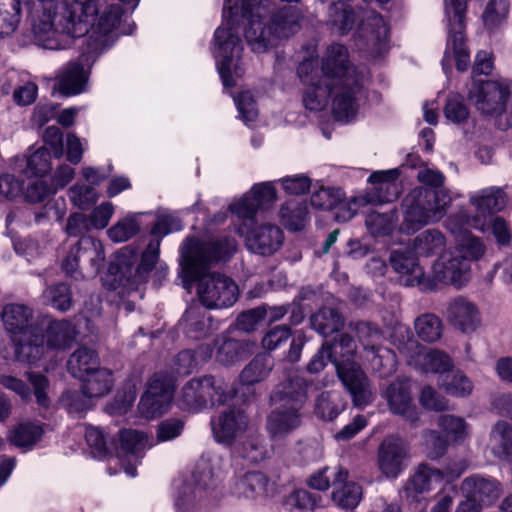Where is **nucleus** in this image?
<instances>
[{
  "label": "nucleus",
  "instance_id": "1",
  "mask_svg": "<svg viewBox=\"0 0 512 512\" xmlns=\"http://www.w3.org/2000/svg\"><path fill=\"white\" fill-rule=\"evenodd\" d=\"M225 0L223 24L214 34V57L217 69L225 87H233L235 78L243 73L239 59L243 46L236 30L240 21L246 19L245 39L252 51L266 52L281 39H287L301 28L303 15L293 6L276 11L272 0H242L232 5Z\"/></svg>",
  "mask_w": 512,
  "mask_h": 512
},
{
  "label": "nucleus",
  "instance_id": "2",
  "mask_svg": "<svg viewBox=\"0 0 512 512\" xmlns=\"http://www.w3.org/2000/svg\"><path fill=\"white\" fill-rule=\"evenodd\" d=\"M121 15V6L107 0L56 1L35 11L32 29L39 45L50 50L66 49L88 34L85 54H98L115 41Z\"/></svg>",
  "mask_w": 512,
  "mask_h": 512
},
{
  "label": "nucleus",
  "instance_id": "3",
  "mask_svg": "<svg viewBox=\"0 0 512 512\" xmlns=\"http://www.w3.org/2000/svg\"><path fill=\"white\" fill-rule=\"evenodd\" d=\"M236 250L237 241L230 236L209 241L188 238L183 243V271L190 280L197 282L196 293L205 308H228L237 301L236 283L225 274L209 272L212 266L228 261Z\"/></svg>",
  "mask_w": 512,
  "mask_h": 512
},
{
  "label": "nucleus",
  "instance_id": "4",
  "mask_svg": "<svg viewBox=\"0 0 512 512\" xmlns=\"http://www.w3.org/2000/svg\"><path fill=\"white\" fill-rule=\"evenodd\" d=\"M309 385L299 376L277 385L271 394L275 408L267 419V431L272 439H283L302 424L301 410L307 399Z\"/></svg>",
  "mask_w": 512,
  "mask_h": 512
},
{
  "label": "nucleus",
  "instance_id": "5",
  "mask_svg": "<svg viewBox=\"0 0 512 512\" xmlns=\"http://www.w3.org/2000/svg\"><path fill=\"white\" fill-rule=\"evenodd\" d=\"M327 357L336 368L337 375L349 391L354 405L364 407L372 401L373 393L370 381L360 365L354 360L356 345L351 336L341 334L329 343Z\"/></svg>",
  "mask_w": 512,
  "mask_h": 512
},
{
  "label": "nucleus",
  "instance_id": "6",
  "mask_svg": "<svg viewBox=\"0 0 512 512\" xmlns=\"http://www.w3.org/2000/svg\"><path fill=\"white\" fill-rule=\"evenodd\" d=\"M452 198L446 190L424 187L412 189L402 200L403 221L400 229L407 234L440 221Z\"/></svg>",
  "mask_w": 512,
  "mask_h": 512
},
{
  "label": "nucleus",
  "instance_id": "7",
  "mask_svg": "<svg viewBox=\"0 0 512 512\" xmlns=\"http://www.w3.org/2000/svg\"><path fill=\"white\" fill-rule=\"evenodd\" d=\"M32 315V310L23 304H8L2 312L5 329L16 343L17 360L30 364L43 355V336L32 324Z\"/></svg>",
  "mask_w": 512,
  "mask_h": 512
},
{
  "label": "nucleus",
  "instance_id": "8",
  "mask_svg": "<svg viewBox=\"0 0 512 512\" xmlns=\"http://www.w3.org/2000/svg\"><path fill=\"white\" fill-rule=\"evenodd\" d=\"M465 13L466 0H445L448 39L442 60L444 69H446V61L450 56V51L453 52L458 70L465 71L470 63V56L465 45L464 36Z\"/></svg>",
  "mask_w": 512,
  "mask_h": 512
},
{
  "label": "nucleus",
  "instance_id": "9",
  "mask_svg": "<svg viewBox=\"0 0 512 512\" xmlns=\"http://www.w3.org/2000/svg\"><path fill=\"white\" fill-rule=\"evenodd\" d=\"M512 83L507 79L473 82L468 99L485 115H501L511 92Z\"/></svg>",
  "mask_w": 512,
  "mask_h": 512
},
{
  "label": "nucleus",
  "instance_id": "10",
  "mask_svg": "<svg viewBox=\"0 0 512 512\" xmlns=\"http://www.w3.org/2000/svg\"><path fill=\"white\" fill-rule=\"evenodd\" d=\"M160 239H153L149 242L142 253L141 262L138 263L136 255H128V251L123 250L118 256L111 270L116 268L118 281H126L131 285L142 283L146 280L148 273L157 264L160 253Z\"/></svg>",
  "mask_w": 512,
  "mask_h": 512
},
{
  "label": "nucleus",
  "instance_id": "11",
  "mask_svg": "<svg viewBox=\"0 0 512 512\" xmlns=\"http://www.w3.org/2000/svg\"><path fill=\"white\" fill-rule=\"evenodd\" d=\"M354 331L363 344L365 357L371 363L373 370L386 376L395 371V354L388 348L378 345L382 338L381 330L369 322H357Z\"/></svg>",
  "mask_w": 512,
  "mask_h": 512
},
{
  "label": "nucleus",
  "instance_id": "12",
  "mask_svg": "<svg viewBox=\"0 0 512 512\" xmlns=\"http://www.w3.org/2000/svg\"><path fill=\"white\" fill-rule=\"evenodd\" d=\"M301 81L307 85L303 96V103L310 111H320L328 103V98L333 90V82L323 79L319 75L318 60L305 59L297 70Z\"/></svg>",
  "mask_w": 512,
  "mask_h": 512
},
{
  "label": "nucleus",
  "instance_id": "13",
  "mask_svg": "<svg viewBox=\"0 0 512 512\" xmlns=\"http://www.w3.org/2000/svg\"><path fill=\"white\" fill-rule=\"evenodd\" d=\"M173 391L174 380L170 375L154 374L138 404L140 415L146 419H154L163 415L170 406Z\"/></svg>",
  "mask_w": 512,
  "mask_h": 512
},
{
  "label": "nucleus",
  "instance_id": "14",
  "mask_svg": "<svg viewBox=\"0 0 512 512\" xmlns=\"http://www.w3.org/2000/svg\"><path fill=\"white\" fill-rule=\"evenodd\" d=\"M249 422L244 411L237 408L224 409L211 418L212 435L217 443L230 447L249 431Z\"/></svg>",
  "mask_w": 512,
  "mask_h": 512
},
{
  "label": "nucleus",
  "instance_id": "15",
  "mask_svg": "<svg viewBox=\"0 0 512 512\" xmlns=\"http://www.w3.org/2000/svg\"><path fill=\"white\" fill-rule=\"evenodd\" d=\"M216 488L214 473L208 470L207 463L202 460L193 475V483H185L179 491L175 505L184 512L197 502H201L212 495Z\"/></svg>",
  "mask_w": 512,
  "mask_h": 512
},
{
  "label": "nucleus",
  "instance_id": "16",
  "mask_svg": "<svg viewBox=\"0 0 512 512\" xmlns=\"http://www.w3.org/2000/svg\"><path fill=\"white\" fill-rule=\"evenodd\" d=\"M409 444L397 436H388L380 443L377 465L386 478L396 479L405 469Z\"/></svg>",
  "mask_w": 512,
  "mask_h": 512
},
{
  "label": "nucleus",
  "instance_id": "17",
  "mask_svg": "<svg viewBox=\"0 0 512 512\" xmlns=\"http://www.w3.org/2000/svg\"><path fill=\"white\" fill-rule=\"evenodd\" d=\"M152 446L153 443L143 432L132 429L119 432V447L116 454L127 475L136 476V465L140 463L145 450Z\"/></svg>",
  "mask_w": 512,
  "mask_h": 512
},
{
  "label": "nucleus",
  "instance_id": "18",
  "mask_svg": "<svg viewBox=\"0 0 512 512\" xmlns=\"http://www.w3.org/2000/svg\"><path fill=\"white\" fill-rule=\"evenodd\" d=\"M238 233L245 238V244L249 251L262 256L274 254L283 244L282 230L274 224H262L248 232L240 226Z\"/></svg>",
  "mask_w": 512,
  "mask_h": 512
},
{
  "label": "nucleus",
  "instance_id": "19",
  "mask_svg": "<svg viewBox=\"0 0 512 512\" xmlns=\"http://www.w3.org/2000/svg\"><path fill=\"white\" fill-rule=\"evenodd\" d=\"M443 480L444 474L442 470L432 468L427 464H420L405 481L399 491V495L407 502H419L423 494L430 492Z\"/></svg>",
  "mask_w": 512,
  "mask_h": 512
},
{
  "label": "nucleus",
  "instance_id": "20",
  "mask_svg": "<svg viewBox=\"0 0 512 512\" xmlns=\"http://www.w3.org/2000/svg\"><path fill=\"white\" fill-rule=\"evenodd\" d=\"M471 265L464 255L451 251L443 256L433 266L434 277L437 281L451 284L457 288L469 281Z\"/></svg>",
  "mask_w": 512,
  "mask_h": 512
},
{
  "label": "nucleus",
  "instance_id": "21",
  "mask_svg": "<svg viewBox=\"0 0 512 512\" xmlns=\"http://www.w3.org/2000/svg\"><path fill=\"white\" fill-rule=\"evenodd\" d=\"M81 259L87 260L94 272H98L105 255L102 243L91 237L82 238L75 244L62 261V268L67 274H73L79 268Z\"/></svg>",
  "mask_w": 512,
  "mask_h": 512
},
{
  "label": "nucleus",
  "instance_id": "22",
  "mask_svg": "<svg viewBox=\"0 0 512 512\" xmlns=\"http://www.w3.org/2000/svg\"><path fill=\"white\" fill-rule=\"evenodd\" d=\"M383 396L393 414L402 416L412 423L419 419V412L413 402L410 380L397 379L391 382Z\"/></svg>",
  "mask_w": 512,
  "mask_h": 512
},
{
  "label": "nucleus",
  "instance_id": "23",
  "mask_svg": "<svg viewBox=\"0 0 512 512\" xmlns=\"http://www.w3.org/2000/svg\"><path fill=\"white\" fill-rule=\"evenodd\" d=\"M332 111L336 119L349 121L358 112L361 87L354 78L333 83Z\"/></svg>",
  "mask_w": 512,
  "mask_h": 512
},
{
  "label": "nucleus",
  "instance_id": "24",
  "mask_svg": "<svg viewBox=\"0 0 512 512\" xmlns=\"http://www.w3.org/2000/svg\"><path fill=\"white\" fill-rule=\"evenodd\" d=\"M361 46L368 47L375 56L388 47L389 29L383 17L375 11H367L360 26Z\"/></svg>",
  "mask_w": 512,
  "mask_h": 512
},
{
  "label": "nucleus",
  "instance_id": "25",
  "mask_svg": "<svg viewBox=\"0 0 512 512\" xmlns=\"http://www.w3.org/2000/svg\"><path fill=\"white\" fill-rule=\"evenodd\" d=\"M449 323L463 333H472L481 325V314L475 303L458 296L448 303L446 311Z\"/></svg>",
  "mask_w": 512,
  "mask_h": 512
},
{
  "label": "nucleus",
  "instance_id": "26",
  "mask_svg": "<svg viewBox=\"0 0 512 512\" xmlns=\"http://www.w3.org/2000/svg\"><path fill=\"white\" fill-rule=\"evenodd\" d=\"M319 75L333 83L352 78L348 50L344 45L333 43L327 47Z\"/></svg>",
  "mask_w": 512,
  "mask_h": 512
},
{
  "label": "nucleus",
  "instance_id": "27",
  "mask_svg": "<svg viewBox=\"0 0 512 512\" xmlns=\"http://www.w3.org/2000/svg\"><path fill=\"white\" fill-rule=\"evenodd\" d=\"M202 304H192L185 311L180 326L191 339H202L219 329V322H215Z\"/></svg>",
  "mask_w": 512,
  "mask_h": 512
},
{
  "label": "nucleus",
  "instance_id": "28",
  "mask_svg": "<svg viewBox=\"0 0 512 512\" xmlns=\"http://www.w3.org/2000/svg\"><path fill=\"white\" fill-rule=\"evenodd\" d=\"M389 262L393 270L399 275L401 284L408 287L424 286L423 268L411 251L394 250L390 254Z\"/></svg>",
  "mask_w": 512,
  "mask_h": 512
},
{
  "label": "nucleus",
  "instance_id": "29",
  "mask_svg": "<svg viewBox=\"0 0 512 512\" xmlns=\"http://www.w3.org/2000/svg\"><path fill=\"white\" fill-rule=\"evenodd\" d=\"M461 491L478 504L491 505L499 498L501 487L500 483L491 477L474 474L463 480Z\"/></svg>",
  "mask_w": 512,
  "mask_h": 512
},
{
  "label": "nucleus",
  "instance_id": "30",
  "mask_svg": "<svg viewBox=\"0 0 512 512\" xmlns=\"http://www.w3.org/2000/svg\"><path fill=\"white\" fill-rule=\"evenodd\" d=\"M273 486L264 473L248 472L234 483L233 494L237 497L256 499L272 494Z\"/></svg>",
  "mask_w": 512,
  "mask_h": 512
},
{
  "label": "nucleus",
  "instance_id": "31",
  "mask_svg": "<svg viewBox=\"0 0 512 512\" xmlns=\"http://www.w3.org/2000/svg\"><path fill=\"white\" fill-rule=\"evenodd\" d=\"M333 487L332 500L338 507L353 509L359 504L362 489L357 483L348 481V472L346 470H338Z\"/></svg>",
  "mask_w": 512,
  "mask_h": 512
},
{
  "label": "nucleus",
  "instance_id": "32",
  "mask_svg": "<svg viewBox=\"0 0 512 512\" xmlns=\"http://www.w3.org/2000/svg\"><path fill=\"white\" fill-rule=\"evenodd\" d=\"M508 197L502 188L491 186L472 193L469 196L470 204L477 213L483 217L503 210Z\"/></svg>",
  "mask_w": 512,
  "mask_h": 512
},
{
  "label": "nucleus",
  "instance_id": "33",
  "mask_svg": "<svg viewBox=\"0 0 512 512\" xmlns=\"http://www.w3.org/2000/svg\"><path fill=\"white\" fill-rule=\"evenodd\" d=\"M43 336V351L45 348L54 350H65L69 348L76 339V329L68 320L51 321Z\"/></svg>",
  "mask_w": 512,
  "mask_h": 512
},
{
  "label": "nucleus",
  "instance_id": "34",
  "mask_svg": "<svg viewBox=\"0 0 512 512\" xmlns=\"http://www.w3.org/2000/svg\"><path fill=\"white\" fill-rule=\"evenodd\" d=\"M253 346L247 341L218 337L216 339V361L224 366H232L251 355Z\"/></svg>",
  "mask_w": 512,
  "mask_h": 512
},
{
  "label": "nucleus",
  "instance_id": "35",
  "mask_svg": "<svg viewBox=\"0 0 512 512\" xmlns=\"http://www.w3.org/2000/svg\"><path fill=\"white\" fill-rule=\"evenodd\" d=\"M100 367L97 352L87 347L78 348L67 361L68 372L79 379H84Z\"/></svg>",
  "mask_w": 512,
  "mask_h": 512
},
{
  "label": "nucleus",
  "instance_id": "36",
  "mask_svg": "<svg viewBox=\"0 0 512 512\" xmlns=\"http://www.w3.org/2000/svg\"><path fill=\"white\" fill-rule=\"evenodd\" d=\"M87 76L83 65L70 62L58 75L59 91L66 95H76L84 90Z\"/></svg>",
  "mask_w": 512,
  "mask_h": 512
},
{
  "label": "nucleus",
  "instance_id": "37",
  "mask_svg": "<svg viewBox=\"0 0 512 512\" xmlns=\"http://www.w3.org/2000/svg\"><path fill=\"white\" fill-rule=\"evenodd\" d=\"M414 364L423 372L445 375L451 367V360L446 353L434 349L418 351L413 359Z\"/></svg>",
  "mask_w": 512,
  "mask_h": 512
},
{
  "label": "nucleus",
  "instance_id": "38",
  "mask_svg": "<svg viewBox=\"0 0 512 512\" xmlns=\"http://www.w3.org/2000/svg\"><path fill=\"white\" fill-rule=\"evenodd\" d=\"M490 445L499 459L512 458V425L505 421L497 422L490 433Z\"/></svg>",
  "mask_w": 512,
  "mask_h": 512
},
{
  "label": "nucleus",
  "instance_id": "39",
  "mask_svg": "<svg viewBox=\"0 0 512 512\" xmlns=\"http://www.w3.org/2000/svg\"><path fill=\"white\" fill-rule=\"evenodd\" d=\"M200 382L206 407L224 404L232 397L229 384L221 377L207 375L201 377Z\"/></svg>",
  "mask_w": 512,
  "mask_h": 512
},
{
  "label": "nucleus",
  "instance_id": "40",
  "mask_svg": "<svg viewBox=\"0 0 512 512\" xmlns=\"http://www.w3.org/2000/svg\"><path fill=\"white\" fill-rule=\"evenodd\" d=\"M274 361L271 355H256L242 370L240 379L243 384L253 385L263 381L271 372Z\"/></svg>",
  "mask_w": 512,
  "mask_h": 512
},
{
  "label": "nucleus",
  "instance_id": "41",
  "mask_svg": "<svg viewBox=\"0 0 512 512\" xmlns=\"http://www.w3.org/2000/svg\"><path fill=\"white\" fill-rule=\"evenodd\" d=\"M446 247V238L438 229H427L418 234L413 241L417 255L431 256L438 254Z\"/></svg>",
  "mask_w": 512,
  "mask_h": 512
},
{
  "label": "nucleus",
  "instance_id": "42",
  "mask_svg": "<svg viewBox=\"0 0 512 512\" xmlns=\"http://www.w3.org/2000/svg\"><path fill=\"white\" fill-rule=\"evenodd\" d=\"M43 433L44 429L41 424L25 421L11 430L8 439L11 444L19 448H31L41 439Z\"/></svg>",
  "mask_w": 512,
  "mask_h": 512
},
{
  "label": "nucleus",
  "instance_id": "43",
  "mask_svg": "<svg viewBox=\"0 0 512 512\" xmlns=\"http://www.w3.org/2000/svg\"><path fill=\"white\" fill-rule=\"evenodd\" d=\"M280 218L287 229L301 230L308 221V210L305 202L297 199L287 201L281 206Z\"/></svg>",
  "mask_w": 512,
  "mask_h": 512
},
{
  "label": "nucleus",
  "instance_id": "44",
  "mask_svg": "<svg viewBox=\"0 0 512 512\" xmlns=\"http://www.w3.org/2000/svg\"><path fill=\"white\" fill-rule=\"evenodd\" d=\"M437 425L444 437L450 442L462 443L470 435V426L463 418L458 416L440 415L437 419Z\"/></svg>",
  "mask_w": 512,
  "mask_h": 512
},
{
  "label": "nucleus",
  "instance_id": "45",
  "mask_svg": "<svg viewBox=\"0 0 512 512\" xmlns=\"http://www.w3.org/2000/svg\"><path fill=\"white\" fill-rule=\"evenodd\" d=\"M345 408L342 395L338 391L321 393L315 403L316 415L326 421L335 419Z\"/></svg>",
  "mask_w": 512,
  "mask_h": 512
},
{
  "label": "nucleus",
  "instance_id": "46",
  "mask_svg": "<svg viewBox=\"0 0 512 512\" xmlns=\"http://www.w3.org/2000/svg\"><path fill=\"white\" fill-rule=\"evenodd\" d=\"M356 19L355 11L348 4L338 1L330 6L329 22L340 35H345L351 31Z\"/></svg>",
  "mask_w": 512,
  "mask_h": 512
},
{
  "label": "nucleus",
  "instance_id": "47",
  "mask_svg": "<svg viewBox=\"0 0 512 512\" xmlns=\"http://www.w3.org/2000/svg\"><path fill=\"white\" fill-rule=\"evenodd\" d=\"M398 222L397 212L390 210L387 212L373 211L366 216L365 225L371 235L387 236L393 232Z\"/></svg>",
  "mask_w": 512,
  "mask_h": 512
},
{
  "label": "nucleus",
  "instance_id": "48",
  "mask_svg": "<svg viewBox=\"0 0 512 512\" xmlns=\"http://www.w3.org/2000/svg\"><path fill=\"white\" fill-rule=\"evenodd\" d=\"M83 388L92 399L106 395L113 386V378L110 370L98 368L84 379Z\"/></svg>",
  "mask_w": 512,
  "mask_h": 512
},
{
  "label": "nucleus",
  "instance_id": "49",
  "mask_svg": "<svg viewBox=\"0 0 512 512\" xmlns=\"http://www.w3.org/2000/svg\"><path fill=\"white\" fill-rule=\"evenodd\" d=\"M311 325L323 337L339 331L343 326L341 315L332 308H322L311 317Z\"/></svg>",
  "mask_w": 512,
  "mask_h": 512
},
{
  "label": "nucleus",
  "instance_id": "50",
  "mask_svg": "<svg viewBox=\"0 0 512 512\" xmlns=\"http://www.w3.org/2000/svg\"><path fill=\"white\" fill-rule=\"evenodd\" d=\"M397 176L398 173L396 170L376 171L369 176L368 182L376 184L378 192H384V194L380 196L381 201L390 202L397 198L399 193L398 184L395 181Z\"/></svg>",
  "mask_w": 512,
  "mask_h": 512
},
{
  "label": "nucleus",
  "instance_id": "51",
  "mask_svg": "<svg viewBox=\"0 0 512 512\" xmlns=\"http://www.w3.org/2000/svg\"><path fill=\"white\" fill-rule=\"evenodd\" d=\"M19 0H0V37L11 35L20 22Z\"/></svg>",
  "mask_w": 512,
  "mask_h": 512
},
{
  "label": "nucleus",
  "instance_id": "52",
  "mask_svg": "<svg viewBox=\"0 0 512 512\" xmlns=\"http://www.w3.org/2000/svg\"><path fill=\"white\" fill-rule=\"evenodd\" d=\"M42 297L45 304L62 312L69 310L72 306V292L65 283L48 286L43 291Z\"/></svg>",
  "mask_w": 512,
  "mask_h": 512
},
{
  "label": "nucleus",
  "instance_id": "53",
  "mask_svg": "<svg viewBox=\"0 0 512 512\" xmlns=\"http://www.w3.org/2000/svg\"><path fill=\"white\" fill-rule=\"evenodd\" d=\"M245 440L241 441L237 447V453L250 462H258L265 458L266 448L263 440L251 429L244 434Z\"/></svg>",
  "mask_w": 512,
  "mask_h": 512
},
{
  "label": "nucleus",
  "instance_id": "54",
  "mask_svg": "<svg viewBox=\"0 0 512 512\" xmlns=\"http://www.w3.org/2000/svg\"><path fill=\"white\" fill-rule=\"evenodd\" d=\"M180 402L185 409L198 410L206 407L200 378L189 380L181 389Z\"/></svg>",
  "mask_w": 512,
  "mask_h": 512
},
{
  "label": "nucleus",
  "instance_id": "55",
  "mask_svg": "<svg viewBox=\"0 0 512 512\" xmlns=\"http://www.w3.org/2000/svg\"><path fill=\"white\" fill-rule=\"evenodd\" d=\"M439 384L448 394L457 397L469 395L473 388L471 381L465 375L450 370L439 377Z\"/></svg>",
  "mask_w": 512,
  "mask_h": 512
},
{
  "label": "nucleus",
  "instance_id": "56",
  "mask_svg": "<svg viewBox=\"0 0 512 512\" xmlns=\"http://www.w3.org/2000/svg\"><path fill=\"white\" fill-rule=\"evenodd\" d=\"M415 330L420 339L426 342H434L442 335V323L434 314H423L416 318Z\"/></svg>",
  "mask_w": 512,
  "mask_h": 512
},
{
  "label": "nucleus",
  "instance_id": "57",
  "mask_svg": "<svg viewBox=\"0 0 512 512\" xmlns=\"http://www.w3.org/2000/svg\"><path fill=\"white\" fill-rule=\"evenodd\" d=\"M445 226L454 235H465L469 227L483 230L484 223L479 217L471 218L465 209H459L446 219Z\"/></svg>",
  "mask_w": 512,
  "mask_h": 512
},
{
  "label": "nucleus",
  "instance_id": "58",
  "mask_svg": "<svg viewBox=\"0 0 512 512\" xmlns=\"http://www.w3.org/2000/svg\"><path fill=\"white\" fill-rule=\"evenodd\" d=\"M60 404L71 414H80L92 406V398L85 393V389L67 390L60 397Z\"/></svg>",
  "mask_w": 512,
  "mask_h": 512
},
{
  "label": "nucleus",
  "instance_id": "59",
  "mask_svg": "<svg viewBox=\"0 0 512 512\" xmlns=\"http://www.w3.org/2000/svg\"><path fill=\"white\" fill-rule=\"evenodd\" d=\"M509 11L507 0H490L483 13V23L489 30L499 27L506 19Z\"/></svg>",
  "mask_w": 512,
  "mask_h": 512
},
{
  "label": "nucleus",
  "instance_id": "60",
  "mask_svg": "<svg viewBox=\"0 0 512 512\" xmlns=\"http://www.w3.org/2000/svg\"><path fill=\"white\" fill-rule=\"evenodd\" d=\"M140 225L135 215H128L114 224L107 234L113 242H125L136 235Z\"/></svg>",
  "mask_w": 512,
  "mask_h": 512
},
{
  "label": "nucleus",
  "instance_id": "61",
  "mask_svg": "<svg viewBox=\"0 0 512 512\" xmlns=\"http://www.w3.org/2000/svg\"><path fill=\"white\" fill-rule=\"evenodd\" d=\"M454 251L463 254L471 265L472 261H477L482 258L486 247L480 238L471 234H465Z\"/></svg>",
  "mask_w": 512,
  "mask_h": 512
},
{
  "label": "nucleus",
  "instance_id": "62",
  "mask_svg": "<svg viewBox=\"0 0 512 512\" xmlns=\"http://www.w3.org/2000/svg\"><path fill=\"white\" fill-rule=\"evenodd\" d=\"M51 152L46 146H42L29 155L27 168L32 174L42 176L51 170Z\"/></svg>",
  "mask_w": 512,
  "mask_h": 512
},
{
  "label": "nucleus",
  "instance_id": "63",
  "mask_svg": "<svg viewBox=\"0 0 512 512\" xmlns=\"http://www.w3.org/2000/svg\"><path fill=\"white\" fill-rule=\"evenodd\" d=\"M69 197L74 205L85 210L97 201L98 193L92 186L76 184L69 189Z\"/></svg>",
  "mask_w": 512,
  "mask_h": 512
},
{
  "label": "nucleus",
  "instance_id": "64",
  "mask_svg": "<svg viewBox=\"0 0 512 512\" xmlns=\"http://www.w3.org/2000/svg\"><path fill=\"white\" fill-rule=\"evenodd\" d=\"M342 198L340 190L321 187L311 195V205L317 209L332 210Z\"/></svg>",
  "mask_w": 512,
  "mask_h": 512
}]
</instances>
